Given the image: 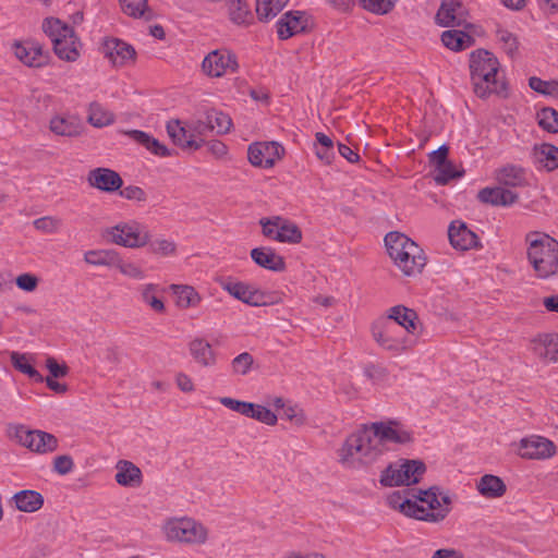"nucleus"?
Listing matches in <instances>:
<instances>
[{
    "mask_svg": "<svg viewBox=\"0 0 558 558\" xmlns=\"http://www.w3.org/2000/svg\"><path fill=\"white\" fill-rule=\"evenodd\" d=\"M50 130L57 135L75 137L82 132V125L75 117H54L50 120Z\"/></svg>",
    "mask_w": 558,
    "mask_h": 558,
    "instance_id": "nucleus-35",
    "label": "nucleus"
},
{
    "mask_svg": "<svg viewBox=\"0 0 558 558\" xmlns=\"http://www.w3.org/2000/svg\"><path fill=\"white\" fill-rule=\"evenodd\" d=\"M289 0H256V14L260 21L275 17Z\"/></svg>",
    "mask_w": 558,
    "mask_h": 558,
    "instance_id": "nucleus-43",
    "label": "nucleus"
},
{
    "mask_svg": "<svg viewBox=\"0 0 558 558\" xmlns=\"http://www.w3.org/2000/svg\"><path fill=\"white\" fill-rule=\"evenodd\" d=\"M44 33L51 39L53 51L57 56H61L64 50L61 49V40L68 41L74 38V29L57 17H46L43 22Z\"/></svg>",
    "mask_w": 558,
    "mask_h": 558,
    "instance_id": "nucleus-19",
    "label": "nucleus"
},
{
    "mask_svg": "<svg viewBox=\"0 0 558 558\" xmlns=\"http://www.w3.org/2000/svg\"><path fill=\"white\" fill-rule=\"evenodd\" d=\"M425 471L426 465L421 460H400L381 472L379 482L386 487L409 486L418 483Z\"/></svg>",
    "mask_w": 558,
    "mask_h": 558,
    "instance_id": "nucleus-6",
    "label": "nucleus"
},
{
    "mask_svg": "<svg viewBox=\"0 0 558 558\" xmlns=\"http://www.w3.org/2000/svg\"><path fill=\"white\" fill-rule=\"evenodd\" d=\"M496 180L502 186L523 187L530 185L525 170L520 166L507 165L496 171Z\"/></svg>",
    "mask_w": 558,
    "mask_h": 558,
    "instance_id": "nucleus-28",
    "label": "nucleus"
},
{
    "mask_svg": "<svg viewBox=\"0 0 558 558\" xmlns=\"http://www.w3.org/2000/svg\"><path fill=\"white\" fill-rule=\"evenodd\" d=\"M448 238L450 244L460 251H468L478 247V236L475 232L470 230L468 226L460 220H454L448 228Z\"/></svg>",
    "mask_w": 558,
    "mask_h": 558,
    "instance_id": "nucleus-21",
    "label": "nucleus"
},
{
    "mask_svg": "<svg viewBox=\"0 0 558 558\" xmlns=\"http://www.w3.org/2000/svg\"><path fill=\"white\" fill-rule=\"evenodd\" d=\"M280 217H274L272 219H262L260 225L263 228V234L266 238L276 241V234L279 231Z\"/></svg>",
    "mask_w": 558,
    "mask_h": 558,
    "instance_id": "nucleus-63",
    "label": "nucleus"
},
{
    "mask_svg": "<svg viewBox=\"0 0 558 558\" xmlns=\"http://www.w3.org/2000/svg\"><path fill=\"white\" fill-rule=\"evenodd\" d=\"M202 69L207 76L220 77L228 70L234 72L238 69V62L235 56L230 51L216 49L204 58Z\"/></svg>",
    "mask_w": 558,
    "mask_h": 558,
    "instance_id": "nucleus-12",
    "label": "nucleus"
},
{
    "mask_svg": "<svg viewBox=\"0 0 558 558\" xmlns=\"http://www.w3.org/2000/svg\"><path fill=\"white\" fill-rule=\"evenodd\" d=\"M385 451L386 448L380 446L371 425H363L362 428L347 437L338 450V456L342 465L357 468L360 464H372Z\"/></svg>",
    "mask_w": 558,
    "mask_h": 558,
    "instance_id": "nucleus-1",
    "label": "nucleus"
},
{
    "mask_svg": "<svg viewBox=\"0 0 558 558\" xmlns=\"http://www.w3.org/2000/svg\"><path fill=\"white\" fill-rule=\"evenodd\" d=\"M114 121V116L106 110L99 102L94 101L88 108V122L96 126L102 128L111 124Z\"/></svg>",
    "mask_w": 558,
    "mask_h": 558,
    "instance_id": "nucleus-45",
    "label": "nucleus"
},
{
    "mask_svg": "<svg viewBox=\"0 0 558 558\" xmlns=\"http://www.w3.org/2000/svg\"><path fill=\"white\" fill-rule=\"evenodd\" d=\"M248 417L255 418L269 426L276 425L278 421L277 415L271 410L255 403L252 404V411L250 412Z\"/></svg>",
    "mask_w": 558,
    "mask_h": 558,
    "instance_id": "nucleus-52",
    "label": "nucleus"
},
{
    "mask_svg": "<svg viewBox=\"0 0 558 558\" xmlns=\"http://www.w3.org/2000/svg\"><path fill=\"white\" fill-rule=\"evenodd\" d=\"M497 38L502 44V49L505 52L513 57L515 51L518 50V40L517 37L507 29H498Z\"/></svg>",
    "mask_w": 558,
    "mask_h": 558,
    "instance_id": "nucleus-56",
    "label": "nucleus"
},
{
    "mask_svg": "<svg viewBox=\"0 0 558 558\" xmlns=\"http://www.w3.org/2000/svg\"><path fill=\"white\" fill-rule=\"evenodd\" d=\"M413 495H417L416 489L405 488L402 492H395L389 495L387 502L392 509H398L404 515L415 519L417 502Z\"/></svg>",
    "mask_w": 558,
    "mask_h": 558,
    "instance_id": "nucleus-25",
    "label": "nucleus"
},
{
    "mask_svg": "<svg viewBox=\"0 0 558 558\" xmlns=\"http://www.w3.org/2000/svg\"><path fill=\"white\" fill-rule=\"evenodd\" d=\"M556 453L555 444L541 436H532L520 440L518 454L523 459L544 460Z\"/></svg>",
    "mask_w": 558,
    "mask_h": 558,
    "instance_id": "nucleus-14",
    "label": "nucleus"
},
{
    "mask_svg": "<svg viewBox=\"0 0 558 558\" xmlns=\"http://www.w3.org/2000/svg\"><path fill=\"white\" fill-rule=\"evenodd\" d=\"M441 41L447 48L459 51L470 47L474 39L462 31L450 29L441 34Z\"/></svg>",
    "mask_w": 558,
    "mask_h": 558,
    "instance_id": "nucleus-38",
    "label": "nucleus"
},
{
    "mask_svg": "<svg viewBox=\"0 0 558 558\" xmlns=\"http://www.w3.org/2000/svg\"><path fill=\"white\" fill-rule=\"evenodd\" d=\"M122 11L132 17H142L146 20L150 19V15L146 16L148 11L147 0H119Z\"/></svg>",
    "mask_w": 558,
    "mask_h": 558,
    "instance_id": "nucleus-48",
    "label": "nucleus"
},
{
    "mask_svg": "<svg viewBox=\"0 0 558 558\" xmlns=\"http://www.w3.org/2000/svg\"><path fill=\"white\" fill-rule=\"evenodd\" d=\"M119 191L120 196L128 201H135L138 203H144L147 201L146 192L140 186L128 185L123 189L121 187Z\"/></svg>",
    "mask_w": 558,
    "mask_h": 558,
    "instance_id": "nucleus-60",
    "label": "nucleus"
},
{
    "mask_svg": "<svg viewBox=\"0 0 558 558\" xmlns=\"http://www.w3.org/2000/svg\"><path fill=\"white\" fill-rule=\"evenodd\" d=\"M251 258L262 268L271 271H283L286 262L283 257L277 255L270 247H255L251 251Z\"/></svg>",
    "mask_w": 558,
    "mask_h": 558,
    "instance_id": "nucleus-29",
    "label": "nucleus"
},
{
    "mask_svg": "<svg viewBox=\"0 0 558 558\" xmlns=\"http://www.w3.org/2000/svg\"><path fill=\"white\" fill-rule=\"evenodd\" d=\"M168 541L185 544H204L208 537L207 529L191 518L170 519L163 525Z\"/></svg>",
    "mask_w": 558,
    "mask_h": 558,
    "instance_id": "nucleus-8",
    "label": "nucleus"
},
{
    "mask_svg": "<svg viewBox=\"0 0 558 558\" xmlns=\"http://www.w3.org/2000/svg\"><path fill=\"white\" fill-rule=\"evenodd\" d=\"M14 54L27 66L40 68L47 64L48 56L43 51V47L34 41L15 43Z\"/></svg>",
    "mask_w": 558,
    "mask_h": 558,
    "instance_id": "nucleus-22",
    "label": "nucleus"
},
{
    "mask_svg": "<svg viewBox=\"0 0 558 558\" xmlns=\"http://www.w3.org/2000/svg\"><path fill=\"white\" fill-rule=\"evenodd\" d=\"M116 481L121 486H138L142 483V472L134 463L121 460L117 464Z\"/></svg>",
    "mask_w": 558,
    "mask_h": 558,
    "instance_id": "nucleus-34",
    "label": "nucleus"
},
{
    "mask_svg": "<svg viewBox=\"0 0 558 558\" xmlns=\"http://www.w3.org/2000/svg\"><path fill=\"white\" fill-rule=\"evenodd\" d=\"M15 283L19 289L32 292L38 286V278L32 274H22L16 277Z\"/></svg>",
    "mask_w": 558,
    "mask_h": 558,
    "instance_id": "nucleus-62",
    "label": "nucleus"
},
{
    "mask_svg": "<svg viewBox=\"0 0 558 558\" xmlns=\"http://www.w3.org/2000/svg\"><path fill=\"white\" fill-rule=\"evenodd\" d=\"M171 291L177 296V305L182 308L193 307L199 304L201 296L191 286L171 284Z\"/></svg>",
    "mask_w": 558,
    "mask_h": 558,
    "instance_id": "nucleus-37",
    "label": "nucleus"
},
{
    "mask_svg": "<svg viewBox=\"0 0 558 558\" xmlns=\"http://www.w3.org/2000/svg\"><path fill=\"white\" fill-rule=\"evenodd\" d=\"M104 235L109 242L128 248L144 247L151 238L148 229L136 220L122 221L107 228Z\"/></svg>",
    "mask_w": 558,
    "mask_h": 558,
    "instance_id": "nucleus-5",
    "label": "nucleus"
},
{
    "mask_svg": "<svg viewBox=\"0 0 558 558\" xmlns=\"http://www.w3.org/2000/svg\"><path fill=\"white\" fill-rule=\"evenodd\" d=\"M12 500L19 511L33 513L44 506V496L33 489H23L15 493Z\"/></svg>",
    "mask_w": 558,
    "mask_h": 558,
    "instance_id": "nucleus-31",
    "label": "nucleus"
},
{
    "mask_svg": "<svg viewBox=\"0 0 558 558\" xmlns=\"http://www.w3.org/2000/svg\"><path fill=\"white\" fill-rule=\"evenodd\" d=\"M284 154V148L277 142H257L248 146V161L254 167L269 169Z\"/></svg>",
    "mask_w": 558,
    "mask_h": 558,
    "instance_id": "nucleus-11",
    "label": "nucleus"
},
{
    "mask_svg": "<svg viewBox=\"0 0 558 558\" xmlns=\"http://www.w3.org/2000/svg\"><path fill=\"white\" fill-rule=\"evenodd\" d=\"M12 365L23 374H26L29 378L34 379L36 383H43L44 377L41 374L33 367L25 354L19 352H12L10 355Z\"/></svg>",
    "mask_w": 558,
    "mask_h": 558,
    "instance_id": "nucleus-46",
    "label": "nucleus"
},
{
    "mask_svg": "<svg viewBox=\"0 0 558 558\" xmlns=\"http://www.w3.org/2000/svg\"><path fill=\"white\" fill-rule=\"evenodd\" d=\"M363 373L368 379L372 380L384 379L388 374L387 369L384 366L373 363L366 364L363 368Z\"/></svg>",
    "mask_w": 558,
    "mask_h": 558,
    "instance_id": "nucleus-64",
    "label": "nucleus"
},
{
    "mask_svg": "<svg viewBox=\"0 0 558 558\" xmlns=\"http://www.w3.org/2000/svg\"><path fill=\"white\" fill-rule=\"evenodd\" d=\"M534 162L538 168L553 171L558 168V147L551 144L535 146L533 151Z\"/></svg>",
    "mask_w": 558,
    "mask_h": 558,
    "instance_id": "nucleus-33",
    "label": "nucleus"
},
{
    "mask_svg": "<svg viewBox=\"0 0 558 558\" xmlns=\"http://www.w3.org/2000/svg\"><path fill=\"white\" fill-rule=\"evenodd\" d=\"M538 125L549 132V133H558V111L546 107L541 109L537 112Z\"/></svg>",
    "mask_w": 558,
    "mask_h": 558,
    "instance_id": "nucleus-47",
    "label": "nucleus"
},
{
    "mask_svg": "<svg viewBox=\"0 0 558 558\" xmlns=\"http://www.w3.org/2000/svg\"><path fill=\"white\" fill-rule=\"evenodd\" d=\"M105 57L110 60L114 66H124L134 63L136 51L134 47L122 39L110 37L102 44Z\"/></svg>",
    "mask_w": 558,
    "mask_h": 558,
    "instance_id": "nucleus-15",
    "label": "nucleus"
},
{
    "mask_svg": "<svg viewBox=\"0 0 558 558\" xmlns=\"http://www.w3.org/2000/svg\"><path fill=\"white\" fill-rule=\"evenodd\" d=\"M477 490L486 498H499L505 495L507 486L500 477L485 474L477 483Z\"/></svg>",
    "mask_w": 558,
    "mask_h": 558,
    "instance_id": "nucleus-36",
    "label": "nucleus"
},
{
    "mask_svg": "<svg viewBox=\"0 0 558 558\" xmlns=\"http://www.w3.org/2000/svg\"><path fill=\"white\" fill-rule=\"evenodd\" d=\"M189 350L195 362L202 366L209 367L216 364L215 352L210 343L205 339H193L189 344Z\"/></svg>",
    "mask_w": 558,
    "mask_h": 558,
    "instance_id": "nucleus-32",
    "label": "nucleus"
},
{
    "mask_svg": "<svg viewBox=\"0 0 558 558\" xmlns=\"http://www.w3.org/2000/svg\"><path fill=\"white\" fill-rule=\"evenodd\" d=\"M478 199L482 203L494 206H510L518 202V193L500 185L495 187H485L478 192Z\"/></svg>",
    "mask_w": 558,
    "mask_h": 558,
    "instance_id": "nucleus-24",
    "label": "nucleus"
},
{
    "mask_svg": "<svg viewBox=\"0 0 558 558\" xmlns=\"http://www.w3.org/2000/svg\"><path fill=\"white\" fill-rule=\"evenodd\" d=\"M386 320L392 322L397 328H404L408 336H417L422 331V324L417 313L404 305H395L387 311Z\"/></svg>",
    "mask_w": 558,
    "mask_h": 558,
    "instance_id": "nucleus-16",
    "label": "nucleus"
},
{
    "mask_svg": "<svg viewBox=\"0 0 558 558\" xmlns=\"http://www.w3.org/2000/svg\"><path fill=\"white\" fill-rule=\"evenodd\" d=\"M77 44H78V38L75 34H74V38H69L68 41L61 40V49L63 48L64 52L58 57L61 60H65L68 62L76 61L80 57Z\"/></svg>",
    "mask_w": 558,
    "mask_h": 558,
    "instance_id": "nucleus-58",
    "label": "nucleus"
},
{
    "mask_svg": "<svg viewBox=\"0 0 558 558\" xmlns=\"http://www.w3.org/2000/svg\"><path fill=\"white\" fill-rule=\"evenodd\" d=\"M118 253L113 250H90L84 253V262L93 266L113 267Z\"/></svg>",
    "mask_w": 558,
    "mask_h": 558,
    "instance_id": "nucleus-40",
    "label": "nucleus"
},
{
    "mask_svg": "<svg viewBox=\"0 0 558 558\" xmlns=\"http://www.w3.org/2000/svg\"><path fill=\"white\" fill-rule=\"evenodd\" d=\"M206 119L209 123V129L216 134H226L232 126V120L229 114L217 109H209L206 112Z\"/></svg>",
    "mask_w": 558,
    "mask_h": 558,
    "instance_id": "nucleus-41",
    "label": "nucleus"
},
{
    "mask_svg": "<svg viewBox=\"0 0 558 558\" xmlns=\"http://www.w3.org/2000/svg\"><path fill=\"white\" fill-rule=\"evenodd\" d=\"M359 2L364 10L379 15L389 13L395 7L392 0H360Z\"/></svg>",
    "mask_w": 558,
    "mask_h": 558,
    "instance_id": "nucleus-51",
    "label": "nucleus"
},
{
    "mask_svg": "<svg viewBox=\"0 0 558 558\" xmlns=\"http://www.w3.org/2000/svg\"><path fill=\"white\" fill-rule=\"evenodd\" d=\"M230 20L236 25H247L253 15L244 0H226Z\"/></svg>",
    "mask_w": 558,
    "mask_h": 558,
    "instance_id": "nucleus-39",
    "label": "nucleus"
},
{
    "mask_svg": "<svg viewBox=\"0 0 558 558\" xmlns=\"http://www.w3.org/2000/svg\"><path fill=\"white\" fill-rule=\"evenodd\" d=\"M526 258L538 279L558 274V241L553 236L531 231L525 235Z\"/></svg>",
    "mask_w": 558,
    "mask_h": 558,
    "instance_id": "nucleus-2",
    "label": "nucleus"
},
{
    "mask_svg": "<svg viewBox=\"0 0 558 558\" xmlns=\"http://www.w3.org/2000/svg\"><path fill=\"white\" fill-rule=\"evenodd\" d=\"M529 86L538 94L558 98V81H544L532 76L529 80Z\"/></svg>",
    "mask_w": 558,
    "mask_h": 558,
    "instance_id": "nucleus-49",
    "label": "nucleus"
},
{
    "mask_svg": "<svg viewBox=\"0 0 558 558\" xmlns=\"http://www.w3.org/2000/svg\"><path fill=\"white\" fill-rule=\"evenodd\" d=\"M417 502L415 519L437 523L442 521L451 511L452 498L448 492H442L438 486L427 489H418L413 495Z\"/></svg>",
    "mask_w": 558,
    "mask_h": 558,
    "instance_id": "nucleus-4",
    "label": "nucleus"
},
{
    "mask_svg": "<svg viewBox=\"0 0 558 558\" xmlns=\"http://www.w3.org/2000/svg\"><path fill=\"white\" fill-rule=\"evenodd\" d=\"M220 402L228 409H230L234 412H238L247 417L250 415V412L252 411V404H253L252 402L240 401V400L232 399L230 397L221 398Z\"/></svg>",
    "mask_w": 558,
    "mask_h": 558,
    "instance_id": "nucleus-59",
    "label": "nucleus"
},
{
    "mask_svg": "<svg viewBox=\"0 0 558 558\" xmlns=\"http://www.w3.org/2000/svg\"><path fill=\"white\" fill-rule=\"evenodd\" d=\"M462 177V172L457 171L451 161H448L439 167H436L435 181L440 185L447 184L454 178Z\"/></svg>",
    "mask_w": 558,
    "mask_h": 558,
    "instance_id": "nucleus-53",
    "label": "nucleus"
},
{
    "mask_svg": "<svg viewBox=\"0 0 558 558\" xmlns=\"http://www.w3.org/2000/svg\"><path fill=\"white\" fill-rule=\"evenodd\" d=\"M385 245L392 260L400 259V254L404 250L417 252V244L410 238H408L405 234L397 231H392L386 234Z\"/></svg>",
    "mask_w": 558,
    "mask_h": 558,
    "instance_id": "nucleus-30",
    "label": "nucleus"
},
{
    "mask_svg": "<svg viewBox=\"0 0 558 558\" xmlns=\"http://www.w3.org/2000/svg\"><path fill=\"white\" fill-rule=\"evenodd\" d=\"M74 461L69 454L57 456L53 459V471L60 475H66L72 472Z\"/></svg>",
    "mask_w": 558,
    "mask_h": 558,
    "instance_id": "nucleus-61",
    "label": "nucleus"
},
{
    "mask_svg": "<svg viewBox=\"0 0 558 558\" xmlns=\"http://www.w3.org/2000/svg\"><path fill=\"white\" fill-rule=\"evenodd\" d=\"M33 225L38 231L54 233L60 229L62 221L59 218L46 216L34 220Z\"/></svg>",
    "mask_w": 558,
    "mask_h": 558,
    "instance_id": "nucleus-57",
    "label": "nucleus"
},
{
    "mask_svg": "<svg viewBox=\"0 0 558 558\" xmlns=\"http://www.w3.org/2000/svg\"><path fill=\"white\" fill-rule=\"evenodd\" d=\"M147 245L150 253L159 256H170L177 252V244L167 239H156L155 241L150 239Z\"/></svg>",
    "mask_w": 558,
    "mask_h": 558,
    "instance_id": "nucleus-50",
    "label": "nucleus"
},
{
    "mask_svg": "<svg viewBox=\"0 0 558 558\" xmlns=\"http://www.w3.org/2000/svg\"><path fill=\"white\" fill-rule=\"evenodd\" d=\"M159 291V286L155 283L143 284L140 288L142 301L149 305L156 313L165 312V304L158 296Z\"/></svg>",
    "mask_w": 558,
    "mask_h": 558,
    "instance_id": "nucleus-44",
    "label": "nucleus"
},
{
    "mask_svg": "<svg viewBox=\"0 0 558 558\" xmlns=\"http://www.w3.org/2000/svg\"><path fill=\"white\" fill-rule=\"evenodd\" d=\"M498 59L488 50L477 49L470 56V71L474 93L481 98L489 94H501L506 86L497 80Z\"/></svg>",
    "mask_w": 558,
    "mask_h": 558,
    "instance_id": "nucleus-3",
    "label": "nucleus"
},
{
    "mask_svg": "<svg viewBox=\"0 0 558 558\" xmlns=\"http://www.w3.org/2000/svg\"><path fill=\"white\" fill-rule=\"evenodd\" d=\"M254 359L248 352H243L235 356L231 362L234 374L246 375L253 365Z\"/></svg>",
    "mask_w": 558,
    "mask_h": 558,
    "instance_id": "nucleus-55",
    "label": "nucleus"
},
{
    "mask_svg": "<svg viewBox=\"0 0 558 558\" xmlns=\"http://www.w3.org/2000/svg\"><path fill=\"white\" fill-rule=\"evenodd\" d=\"M87 182L92 187L112 193L120 190L123 180L120 174L109 168H95L88 172Z\"/></svg>",
    "mask_w": 558,
    "mask_h": 558,
    "instance_id": "nucleus-20",
    "label": "nucleus"
},
{
    "mask_svg": "<svg viewBox=\"0 0 558 558\" xmlns=\"http://www.w3.org/2000/svg\"><path fill=\"white\" fill-rule=\"evenodd\" d=\"M220 287L234 299L242 301L252 306H260L264 304L263 293L253 290L248 284L235 281L232 278H222L219 280Z\"/></svg>",
    "mask_w": 558,
    "mask_h": 558,
    "instance_id": "nucleus-18",
    "label": "nucleus"
},
{
    "mask_svg": "<svg viewBox=\"0 0 558 558\" xmlns=\"http://www.w3.org/2000/svg\"><path fill=\"white\" fill-rule=\"evenodd\" d=\"M435 19L437 24L442 27L463 26L468 28L471 26L468 22L469 11L459 0L442 1Z\"/></svg>",
    "mask_w": 558,
    "mask_h": 558,
    "instance_id": "nucleus-13",
    "label": "nucleus"
},
{
    "mask_svg": "<svg viewBox=\"0 0 558 558\" xmlns=\"http://www.w3.org/2000/svg\"><path fill=\"white\" fill-rule=\"evenodd\" d=\"M373 339L386 351L395 354L409 351L414 345V341L408 336H400L397 326L385 318L375 322L371 328Z\"/></svg>",
    "mask_w": 558,
    "mask_h": 558,
    "instance_id": "nucleus-9",
    "label": "nucleus"
},
{
    "mask_svg": "<svg viewBox=\"0 0 558 558\" xmlns=\"http://www.w3.org/2000/svg\"><path fill=\"white\" fill-rule=\"evenodd\" d=\"M369 425L384 448L387 444L408 445L414 440L413 432L398 421L374 422Z\"/></svg>",
    "mask_w": 558,
    "mask_h": 558,
    "instance_id": "nucleus-10",
    "label": "nucleus"
},
{
    "mask_svg": "<svg viewBox=\"0 0 558 558\" xmlns=\"http://www.w3.org/2000/svg\"><path fill=\"white\" fill-rule=\"evenodd\" d=\"M9 436L33 452L45 454L58 449V438L40 429H28L24 425H10Z\"/></svg>",
    "mask_w": 558,
    "mask_h": 558,
    "instance_id": "nucleus-7",
    "label": "nucleus"
},
{
    "mask_svg": "<svg viewBox=\"0 0 558 558\" xmlns=\"http://www.w3.org/2000/svg\"><path fill=\"white\" fill-rule=\"evenodd\" d=\"M276 241L291 244L300 243L302 241V231L295 223L280 217Z\"/></svg>",
    "mask_w": 558,
    "mask_h": 558,
    "instance_id": "nucleus-42",
    "label": "nucleus"
},
{
    "mask_svg": "<svg viewBox=\"0 0 558 558\" xmlns=\"http://www.w3.org/2000/svg\"><path fill=\"white\" fill-rule=\"evenodd\" d=\"M117 264L113 267L118 268L121 274L134 279H143L145 277L144 271L136 264L131 262H124L119 254L117 255Z\"/></svg>",
    "mask_w": 558,
    "mask_h": 558,
    "instance_id": "nucleus-54",
    "label": "nucleus"
},
{
    "mask_svg": "<svg viewBox=\"0 0 558 558\" xmlns=\"http://www.w3.org/2000/svg\"><path fill=\"white\" fill-rule=\"evenodd\" d=\"M167 132L172 142L182 148L196 150L204 142L202 138H194V134H190V131L179 120L169 121L167 123Z\"/></svg>",
    "mask_w": 558,
    "mask_h": 558,
    "instance_id": "nucleus-27",
    "label": "nucleus"
},
{
    "mask_svg": "<svg viewBox=\"0 0 558 558\" xmlns=\"http://www.w3.org/2000/svg\"><path fill=\"white\" fill-rule=\"evenodd\" d=\"M400 255V259H395L393 263L405 276L420 274L426 265V257L418 245L417 252L404 250Z\"/></svg>",
    "mask_w": 558,
    "mask_h": 558,
    "instance_id": "nucleus-26",
    "label": "nucleus"
},
{
    "mask_svg": "<svg viewBox=\"0 0 558 558\" xmlns=\"http://www.w3.org/2000/svg\"><path fill=\"white\" fill-rule=\"evenodd\" d=\"M533 353L545 363L558 362V335L546 333L531 342Z\"/></svg>",
    "mask_w": 558,
    "mask_h": 558,
    "instance_id": "nucleus-23",
    "label": "nucleus"
},
{
    "mask_svg": "<svg viewBox=\"0 0 558 558\" xmlns=\"http://www.w3.org/2000/svg\"><path fill=\"white\" fill-rule=\"evenodd\" d=\"M308 28V16L303 11H289L277 22V34L282 40L305 33Z\"/></svg>",
    "mask_w": 558,
    "mask_h": 558,
    "instance_id": "nucleus-17",
    "label": "nucleus"
}]
</instances>
